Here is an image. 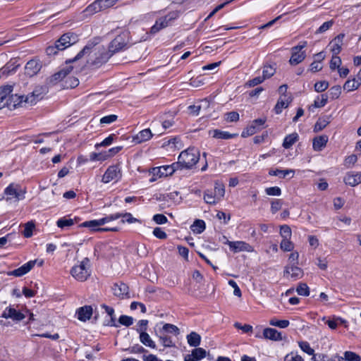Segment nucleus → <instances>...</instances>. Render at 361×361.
Wrapping results in <instances>:
<instances>
[{"label":"nucleus","instance_id":"680f3d73","mask_svg":"<svg viewBox=\"0 0 361 361\" xmlns=\"http://www.w3.org/2000/svg\"><path fill=\"white\" fill-rule=\"evenodd\" d=\"M341 64V59L337 55L333 54L332 58L330 61V68L331 70H335L336 68H339Z\"/></svg>","mask_w":361,"mask_h":361},{"label":"nucleus","instance_id":"c03bdc74","mask_svg":"<svg viewBox=\"0 0 361 361\" xmlns=\"http://www.w3.org/2000/svg\"><path fill=\"white\" fill-rule=\"evenodd\" d=\"M212 190L217 197L216 198L221 201L225 195V188L224 184L220 182H215L214 188Z\"/></svg>","mask_w":361,"mask_h":361},{"label":"nucleus","instance_id":"79ce46f5","mask_svg":"<svg viewBox=\"0 0 361 361\" xmlns=\"http://www.w3.org/2000/svg\"><path fill=\"white\" fill-rule=\"evenodd\" d=\"M118 138V136L116 134H110L107 137H106L102 142L99 143H97L94 145V147L98 149L102 147H108L110 146L113 142Z\"/></svg>","mask_w":361,"mask_h":361},{"label":"nucleus","instance_id":"6e6d98bb","mask_svg":"<svg viewBox=\"0 0 361 361\" xmlns=\"http://www.w3.org/2000/svg\"><path fill=\"white\" fill-rule=\"evenodd\" d=\"M264 81V78H263L262 76H257L247 81L245 87H252L262 83Z\"/></svg>","mask_w":361,"mask_h":361},{"label":"nucleus","instance_id":"0e129e2a","mask_svg":"<svg viewBox=\"0 0 361 361\" xmlns=\"http://www.w3.org/2000/svg\"><path fill=\"white\" fill-rule=\"evenodd\" d=\"M282 204H283L282 200L280 199H276V200H273L271 204V213L275 214L278 211H279L281 209Z\"/></svg>","mask_w":361,"mask_h":361},{"label":"nucleus","instance_id":"e433bc0d","mask_svg":"<svg viewBox=\"0 0 361 361\" xmlns=\"http://www.w3.org/2000/svg\"><path fill=\"white\" fill-rule=\"evenodd\" d=\"M101 307L102 308L104 309L106 314L110 317V320L106 324V325L109 326H117V325L116 324V319L114 308L104 304L102 305Z\"/></svg>","mask_w":361,"mask_h":361},{"label":"nucleus","instance_id":"774afa93","mask_svg":"<svg viewBox=\"0 0 361 361\" xmlns=\"http://www.w3.org/2000/svg\"><path fill=\"white\" fill-rule=\"evenodd\" d=\"M311 361H332L327 355L323 353H318L313 355L311 358Z\"/></svg>","mask_w":361,"mask_h":361},{"label":"nucleus","instance_id":"9d476101","mask_svg":"<svg viewBox=\"0 0 361 361\" xmlns=\"http://www.w3.org/2000/svg\"><path fill=\"white\" fill-rule=\"evenodd\" d=\"M121 171L118 165H112L107 168L102 176V181L108 183L111 181L117 182L121 178Z\"/></svg>","mask_w":361,"mask_h":361},{"label":"nucleus","instance_id":"c756f323","mask_svg":"<svg viewBox=\"0 0 361 361\" xmlns=\"http://www.w3.org/2000/svg\"><path fill=\"white\" fill-rule=\"evenodd\" d=\"M269 174L270 176H279L281 178H285L286 176L291 175V178L293 177L295 174V171L293 169H286V170H281V169H271L269 171Z\"/></svg>","mask_w":361,"mask_h":361},{"label":"nucleus","instance_id":"09e8293b","mask_svg":"<svg viewBox=\"0 0 361 361\" xmlns=\"http://www.w3.org/2000/svg\"><path fill=\"white\" fill-rule=\"evenodd\" d=\"M121 217L123 219L121 220V223L124 224L126 222L128 224H133L136 222L140 223V221L135 217L133 216V215L130 213L126 212V213H121Z\"/></svg>","mask_w":361,"mask_h":361},{"label":"nucleus","instance_id":"ea45409f","mask_svg":"<svg viewBox=\"0 0 361 361\" xmlns=\"http://www.w3.org/2000/svg\"><path fill=\"white\" fill-rule=\"evenodd\" d=\"M206 228L205 222L202 219H196L191 226L192 231L197 234L202 233Z\"/></svg>","mask_w":361,"mask_h":361},{"label":"nucleus","instance_id":"1a4fd4ad","mask_svg":"<svg viewBox=\"0 0 361 361\" xmlns=\"http://www.w3.org/2000/svg\"><path fill=\"white\" fill-rule=\"evenodd\" d=\"M266 118L255 119L242 132V137L251 136L265 128Z\"/></svg>","mask_w":361,"mask_h":361},{"label":"nucleus","instance_id":"c9c22d12","mask_svg":"<svg viewBox=\"0 0 361 361\" xmlns=\"http://www.w3.org/2000/svg\"><path fill=\"white\" fill-rule=\"evenodd\" d=\"M237 134H231L227 131H223L221 130H213L212 137L216 139L221 140H229L236 137Z\"/></svg>","mask_w":361,"mask_h":361},{"label":"nucleus","instance_id":"5fc2aeb1","mask_svg":"<svg viewBox=\"0 0 361 361\" xmlns=\"http://www.w3.org/2000/svg\"><path fill=\"white\" fill-rule=\"evenodd\" d=\"M329 82L326 80H322L316 82L314 85V90L317 92H324L329 87Z\"/></svg>","mask_w":361,"mask_h":361},{"label":"nucleus","instance_id":"a211bd4d","mask_svg":"<svg viewBox=\"0 0 361 361\" xmlns=\"http://www.w3.org/2000/svg\"><path fill=\"white\" fill-rule=\"evenodd\" d=\"M111 56H112L111 53L104 50L101 52H99L98 54H97L95 56L94 59L92 60L90 63L94 68H98L102 65L105 64Z\"/></svg>","mask_w":361,"mask_h":361},{"label":"nucleus","instance_id":"bb28decb","mask_svg":"<svg viewBox=\"0 0 361 361\" xmlns=\"http://www.w3.org/2000/svg\"><path fill=\"white\" fill-rule=\"evenodd\" d=\"M328 136L320 135L313 139L312 147L314 151L320 152L326 145Z\"/></svg>","mask_w":361,"mask_h":361},{"label":"nucleus","instance_id":"864d4df0","mask_svg":"<svg viewBox=\"0 0 361 361\" xmlns=\"http://www.w3.org/2000/svg\"><path fill=\"white\" fill-rule=\"evenodd\" d=\"M296 291L298 295L308 296L310 295V288L306 283H300L297 287Z\"/></svg>","mask_w":361,"mask_h":361},{"label":"nucleus","instance_id":"6ab92c4d","mask_svg":"<svg viewBox=\"0 0 361 361\" xmlns=\"http://www.w3.org/2000/svg\"><path fill=\"white\" fill-rule=\"evenodd\" d=\"M343 181L346 185L355 187L361 183V172L349 171L346 173L343 178Z\"/></svg>","mask_w":361,"mask_h":361},{"label":"nucleus","instance_id":"6e6552de","mask_svg":"<svg viewBox=\"0 0 361 361\" xmlns=\"http://www.w3.org/2000/svg\"><path fill=\"white\" fill-rule=\"evenodd\" d=\"M25 192L26 191L22 190L18 185L11 183L4 189V194L6 195L4 199L6 202H10L14 198L18 202L25 198Z\"/></svg>","mask_w":361,"mask_h":361},{"label":"nucleus","instance_id":"4d7b16f0","mask_svg":"<svg viewBox=\"0 0 361 361\" xmlns=\"http://www.w3.org/2000/svg\"><path fill=\"white\" fill-rule=\"evenodd\" d=\"M34 228H35V224L32 222L29 221V222L26 223L25 225L24 231L23 232V235L25 238L31 237L32 235V231H33Z\"/></svg>","mask_w":361,"mask_h":361},{"label":"nucleus","instance_id":"338daca9","mask_svg":"<svg viewBox=\"0 0 361 361\" xmlns=\"http://www.w3.org/2000/svg\"><path fill=\"white\" fill-rule=\"evenodd\" d=\"M344 356L346 358L347 361H360V357L354 352L352 351H345L344 353Z\"/></svg>","mask_w":361,"mask_h":361},{"label":"nucleus","instance_id":"72a5a7b5","mask_svg":"<svg viewBox=\"0 0 361 361\" xmlns=\"http://www.w3.org/2000/svg\"><path fill=\"white\" fill-rule=\"evenodd\" d=\"M276 73V64H264L262 68V78L264 80L270 78Z\"/></svg>","mask_w":361,"mask_h":361},{"label":"nucleus","instance_id":"f3484780","mask_svg":"<svg viewBox=\"0 0 361 361\" xmlns=\"http://www.w3.org/2000/svg\"><path fill=\"white\" fill-rule=\"evenodd\" d=\"M224 243L228 245L230 250L233 252H251L252 250V246L244 241H229L226 240Z\"/></svg>","mask_w":361,"mask_h":361},{"label":"nucleus","instance_id":"412c9836","mask_svg":"<svg viewBox=\"0 0 361 361\" xmlns=\"http://www.w3.org/2000/svg\"><path fill=\"white\" fill-rule=\"evenodd\" d=\"M153 136V134L149 128H146L140 130L137 134L133 137V142L135 144H141L144 142L149 140Z\"/></svg>","mask_w":361,"mask_h":361},{"label":"nucleus","instance_id":"de8ad7c7","mask_svg":"<svg viewBox=\"0 0 361 361\" xmlns=\"http://www.w3.org/2000/svg\"><path fill=\"white\" fill-rule=\"evenodd\" d=\"M290 238L282 239L280 243L281 249L284 252H289L293 250L294 245L290 240Z\"/></svg>","mask_w":361,"mask_h":361},{"label":"nucleus","instance_id":"7c9ffc66","mask_svg":"<svg viewBox=\"0 0 361 361\" xmlns=\"http://www.w3.org/2000/svg\"><path fill=\"white\" fill-rule=\"evenodd\" d=\"M139 338L140 342L145 346L152 349L156 348L155 342L151 338L150 336L147 332H140Z\"/></svg>","mask_w":361,"mask_h":361},{"label":"nucleus","instance_id":"423d86ee","mask_svg":"<svg viewBox=\"0 0 361 361\" xmlns=\"http://www.w3.org/2000/svg\"><path fill=\"white\" fill-rule=\"evenodd\" d=\"M90 259L85 258L78 266H75L71 269V274L76 280L85 281L90 275L89 271Z\"/></svg>","mask_w":361,"mask_h":361},{"label":"nucleus","instance_id":"cd10ccee","mask_svg":"<svg viewBox=\"0 0 361 361\" xmlns=\"http://www.w3.org/2000/svg\"><path fill=\"white\" fill-rule=\"evenodd\" d=\"M112 289L114 294L119 298H123L128 294V286L123 283L114 284Z\"/></svg>","mask_w":361,"mask_h":361},{"label":"nucleus","instance_id":"473e14b6","mask_svg":"<svg viewBox=\"0 0 361 361\" xmlns=\"http://www.w3.org/2000/svg\"><path fill=\"white\" fill-rule=\"evenodd\" d=\"M298 140V134L293 133L286 135L283 142V147L285 149L290 148Z\"/></svg>","mask_w":361,"mask_h":361},{"label":"nucleus","instance_id":"39448f33","mask_svg":"<svg viewBox=\"0 0 361 361\" xmlns=\"http://www.w3.org/2000/svg\"><path fill=\"white\" fill-rule=\"evenodd\" d=\"M128 39L129 33L127 31L121 32L109 43L107 51L113 56L116 53L125 50L127 48Z\"/></svg>","mask_w":361,"mask_h":361},{"label":"nucleus","instance_id":"7ed1b4c3","mask_svg":"<svg viewBox=\"0 0 361 361\" xmlns=\"http://www.w3.org/2000/svg\"><path fill=\"white\" fill-rule=\"evenodd\" d=\"M42 98L40 93H37V91H33L30 94L27 96L18 95L17 94H10L9 101L8 104V108H17L21 106L23 103L33 105L37 103V101Z\"/></svg>","mask_w":361,"mask_h":361},{"label":"nucleus","instance_id":"69168bd1","mask_svg":"<svg viewBox=\"0 0 361 361\" xmlns=\"http://www.w3.org/2000/svg\"><path fill=\"white\" fill-rule=\"evenodd\" d=\"M284 361H304V359L297 353L291 352L285 356Z\"/></svg>","mask_w":361,"mask_h":361},{"label":"nucleus","instance_id":"4be33fe9","mask_svg":"<svg viewBox=\"0 0 361 361\" xmlns=\"http://www.w3.org/2000/svg\"><path fill=\"white\" fill-rule=\"evenodd\" d=\"M92 312L93 310L90 305H85L79 307L76 311L78 319L81 322H86L89 320L92 315Z\"/></svg>","mask_w":361,"mask_h":361},{"label":"nucleus","instance_id":"4c0bfd02","mask_svg":"<svg viewBox=\"0 0 361 361\" xmlns=\"http://www.w3.org/2000/svg\"><path fill=\"white\" fill-rule=\"evenodd\" d=\"M212 190H207L204 192L203 199L207 204H215L219 202Z\"/></svg>","mask_w":361,"mask_h":361},{"label":"nucleus","instance_id":"393cba45","mask_svg":"<svg viewBox=\"0 0 361 361\" xmlns=\"http://www.w3.org/2000/svg\"><path fill=\"white\" fill-rule=\"evenodd\" d=\"M344 37L345 35L341 33L338 35L330 43L331 44V51L333 54L338 55L341 52Z\"/></svg>","mask_w":361,"mask_h":361},{"label":"nucleus","instance_id":"aec40b11","mask_svg":"<svg viewBox=\"0 0 361 361\" xmlns=\"http://www.w3.org/2000/svg\"><path fill=\"white\" fill-rule=\"evenodd\" d=\"M13 91L11 85H6L0 87V109L7 107L10 94Z\"/></svg>","mask_w":361,"mask_h":361},{"label":"nucleus","instance_id":"0eeeda50","mask_svg":"<svg viewBox=\"0 0 361 361\" xmlns=\"http://www.w3.org/2000/svg\"><path fill=\"white\" fill-rule=\"evenodd\" d=\"M118 0H95L87 6L83 12L85 15H93L113 6Z\"/></svg>","mask_w":361,"mask_h":361},{"label":"nucleus","instance_id":"a878e982","mask_svg":"<svg viewBox=\"0 0 361 361\" xmlns=\"http://www.w3.org/2000/svg\"><path fill=\"white\" fill-rule=\"evenodd\" d=\"M97 44V42L93 43V42H88L83 49L80 51L77 55L71 59L67 60L66 62V63H73L74 61H76L79 59H80L82 57H83L85 54H90L91 49Z\"/></svg>","mask_w":361,"mask_h":361},{"label":"nucleus","instance_id":"13d9d810","mask_svg":"<svg viewBox=\"0 0 361 361\" xmlns=\"http://www.w3.org/2000/svg\"><path fill=\"white\" fill-rule=\"evenodd\" d=\"M269 324L271 326H277L279 328H286L288 326L290 322L288 320H277V319H271L269 322Z\"/></svg>","mask_w":361,"mask_h":361},{"label":"nucleus","instance_id":"4468645a","mask_svg":"<svg viewBox=\"0 0 361 361\" xmlns=\"http://www.w3.org/2000/svg\"><path fill=\"white\" fill-rule=\"evenodd\" d=\"M1 317L5 319H11L14 322H20L24 319L27 315L14 307L8 306L4 310Z\"/></svg>","mask_w":361,"mask_h":361},{"label":"nucleus","instance_id":"f03ea898","mask_svg":"<svg viewBox=\"0 0 361 361\" xmlns=\"http://www.w3.org/2000/svg\"><path fill=\"white\" fill-rule=\"evenodd\" d=\"M78 41V35L74 32H68L64 33L56 41L54 46H49L47 48L46 52L48 55H54L59 50H64L67 47L76 43Z\"/></svg>","mask_w":361,"mask_h":361},{"label":"nucleus","instance_id":"052dcab7","mask_svg":"<svg viewBox=\"0 0 361 361\" xmlns=\"http://www.w3.org/2000/svg\"><path fill=\"white\" fill-rule=\"evenodd\" d=\"M192 354L195 357V358L199 360L205 357L207 352L204 349L202 348H195L192 351Z\"/></svg>","mask_w":361,"mask_h":361},{"label":"nucleus","instance_id":"f257e3e1","mask_svg":"<svg viewBox=\"0 0 361 361\" xmlns=\"http://www.w3.org/2000/svg\"><path fill=\"white\" fill-rule=\"evenodd\" d=\"M200 154L195 147H188L180 152L178 157V164L181 169H192L200 160Z\"/></svg>","mask_w":361,"mask_h":361},{"label":"nucleus","instance_id":"5701e85b","mask_svg":"<svg viewBox=\"0 0 361 361\" xmlns=\"http://www.w3.org/2000/svg\"><path fill=\"white\" fill-rule=\"evenodd\" d=\"M288 274H290L291 278L298 279L303 276V271L295 265L287 266L284 269L283 276H286Z\"/></svg>","mask_w":361,"mask_h":361},{"label":"nucleus","instance_id":"dca6fc26","mask_svg":"<svg viewBox=\"0 0 361 361\" xmlns=\"http://www.w3.org/2000/svg\"><path fill=\"white\" fill-rule=\"evenodd\" d=\"M42 68L39 60L32 59L27 62L25 66V74L29 77L37 75Z\"/></svg>","mask_w":361,"mask_h":361},{"label":"nucleus","instance_id":"c85d7f7f","mask_svg":"<svg viewBox=\"0 0 361 361\" xmlns=\"http://www.w3.org/2000/svg\"><path fill=\"white\" fill-rule=\"evenodd\" d=\"M292 99L288 97L287 99L282 98L281 97L278 99L276 104L274 106V111L276 114H279L282 112L283 109L288 106Z\"/></svg>","mask_w":361,"mask_h":361},{"label":"nucleus","instance_id":"b1692460","mask_svg":"<svg viewBox=\"0 0 361 361\" xmlns=\"http://www.w3.org/2000/svg\"><path fill=\"white\" fill-rule=\"evenodd\" d=\"M263 337L271 341H281L283 339L281 333L275 329L266 328L263 331Z\"/></svg>","mask_w":361,"mask_h":361},{"label":"nucleus","instance_id":"20e7f679","mask_svg":"<svg viewBox=\"0 0 361 361\" xmlns=\"http://www.w3.org/2000/svg\"><path fill=\"white\" fill-rule=\"evenodd\" d=\"M180 11L178 10L169 12L166 16L158 18L150 29L151 34H156L161 30L171 25L179 18Z\"/></svg>","mask_w":361,"mask_h":361},{"label":"nucleus","instance_id":"8fccbe9b","mask_svg":"<svg viewBox=\"0 0 361 361\" xmlns=\"http://www.w3.org/2000/svg\"><path fill=\"white\" fill-rule=\"evenodd\" d=\"M329 97H330L331 99L334 100V99H338L341 94V86H339V85L333 86L329 90Z\"/></svg>","mask_w":361,"mask_h":361},{"label":"nucleus","instance_id":"3c124183","mask_svg":"<svg viewBox=\"0 0 361 361\" xmlns=\"http://www.w3.org/2000/svg\"><path fill=\"white\" fill-rule=\"evenodd\" d=\"M280 235L283 239L290 238L292 232L290 226L286 224L281 226Z\"/></svg>","mask_w":361,"mask_h":361},{"label":"nucleus","instance_id":"2eb2a0df","mask_svg":"<svg viewBox=\"0 0 361 361\" xmlns=\"http://www.w3.org/2000/svg\"><path fill=\"white\" fill-rule=\"evenodd\" d=\"M37 260H30L22 265L20 267L16 269L7 273L8 276H14L20 277L28 273L36 264Z\"/></svg>","mask_w":361,"mask_h":361},{"label":"nucleus","instance_id":"603ef678","mask_svg":"<svg viewBox=\"0 0 361 361\" xmlns=\"http://www.w3.org/2000/svg\"><path fill=\"white\" fill-rule=\"evenodd\" d=\"M121 217V213L120 212H117V213H115V214H109V215L106 216H104V217H103L102 219H100V221L102 223V225H104V224H105L106 223H109L110 221L117 220V219H118Z\"/></svg>","mask_w":361,"mask_h":361},{"label":"nucleus","instance_id":"f8f14e48","mask_svg":"<svg viewBox=\"0 0 361 361\" xmlns=\"http://www.w3.org/2000/svg\"><path fill=\"white\" fill-rule=\"evenodd\" d=\"M180 166L178 162L173 163L171 165L162 166L158 168H154L153 175L159 177L168 176L172 175L176 171L179 170Z\"/></svg>","mask_w":361,"mask_h":361},{"label":"nucleus","instance_id":"f704fd0d","mask_svg":"<svg viewBox=\"0 0 361 361\" xmlns=\"http://www.w3.org/2000/svg\"><path fill=\"white\" fill-rule=\"evenodd\" d=\"M187 341L190 346L196 348L200 344L201 336L197 333L192 331L187 336Z\"/></svg>","mask_w":361,"mask_h":361},{"label":"nucleus","instance_id":"37998d69","mask_svg":"<svg viewBox=\"0 0 361 361\" xmlns=\"http://www.w3.org/2000/svg\"><path fill=\"white\" fill-rule=\"evenodd\" d=\"M75 222H77L76 218L73 219L63 217L58 219V221H56V225L60 228H64L65 227H69L74 225Z\"/></svg>","mask_w":361,"mask_h":361},{"label":"nucleus","instance_id":"9b49d317","mask_svg":"<svg viewBox=\"0 0 361 361\" xmlns=\"http://www.w3.org/2000/svg\"><path fill=\"white\" fill-rule=\"evenodd\" d=\"M307 46V42H303L302 44H299L292 48V54L289 60L291 65H298L305 58V53L302 49Z\"/></svg>","mask_w":361,"mask_h":361},{"label":"nucleus","instance_id":"58836bf2","mask_svg":"<svg viewBox=\"0 0 361 361\" xmlns=\"http://www.w3.org/2000/svg\"><path fill=\"white\" fill-rule=\"evenodd\" d=\"M100 226H102L100 219L86 221L80 225V227L89 228L92 231H98Z\"/></svg>","mask_w":361,"mask_h":361},{"label":"nucleus","instance_id":"bf43d9fd","mask_svg":"<svg viewBox=\"0 0 361 361\" xmlns=\"http://www.w3.org/2000/svg\"><path fill=\"white\" fill-rule=\"evenodd\" d=\"M90 160L92 161H105L106 160L104 151L102 152H92L90 154Z\"/></svg>","mask_w":361,"mask_h":361},{"label":"nucleus","instance_id":"ddd939ff","mask_svg":"<svg viewBox=\"0 0 361 361\" xmlns=\"http://www.w3.org/2000/svg\"><path fill=\"white\" fill-rule=\"evenodd\" d=\"M73 66H67L66 68L61 69L57 73L53 74L47 80V84L49 85H55L59 82H61L72 71Z\"/></svg>","mask_w":361,"mask_h":361},{"label":"nucleus","instance_id":"a18cd8bd","mask_svg":"<svg viewBox=\"0 0 361 361\" xmlns=\"http://www.w3.org/2000/svg\"><path fill=\"white\" fill-rule=\"evenodd\" d=\"M298 345L300 348L309 355H315L314 350L311 348L310 343L307 341H299Z\"/></svg>","mask_w":361,"mask_h":361},{"label":"nucleus","instance_id":"a19ab883","mask_svg":"<svg viewBox=\"0 0 361 361\" xmlns=\"http://www.w3.org/2000/svg\"><path fill=\"white\" fill-rule=\"evenodd\" d=\"M329 96L327 94H322L317 97L312 106L314 108H321L324 106L328 102Z\"/></svg>","mask_w":361,"mask_h":361},{"label":"nucleus","instance_id":"2f4dec72","mask_svg":"<svg viewBox=\"0 0 361 361\" xmlns=\"http://www.w3.org/2000/svg\"><path fill=\"white\" fill-rule=\"evenodd\" d=\"M361 85V79L360 78H353V80H348L344 85L343 89L345 90H347L348 92L353 91L355 90H357L360 85Z\"/></svg>","mask_w":361,"mask_h":361},{"label":"nucleus","instance_id":"e2e57ef3","mask_svg":"<svg viewBox=\"0 0 361 361\" xmlns=\"http://www.w3.org/2000/svg\"><path fill=\"white\" fill-rule=\"evenodd\" d=\"M118 322L126 326H130L133 323V318L127 315H121L118 319Z\"/></svg>","mask_w":361,"mask_h":361},{"label":"nucleus","instance_id":"49530a36","mask_svg":"<svg viewBox=\"0 0 361 361\" xmlns=\"http://www.w3.org/2000/svg\"><path fill=\"white\" fill-rule=\"evenodd\" d=\"M161 331L166 333L173 334L176 336L180 334L179 329L176 325L171 324H164Z\"/></svg>","mask_w":361,"mask_h":361}]
</instances>
